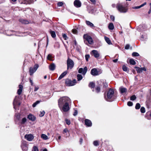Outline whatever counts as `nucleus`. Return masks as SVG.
Listing matches in <instances>:
<instances>
[{
  "label": "nucleus",
  "mask_w": 151,
  "mask_h": 151,
  "mask_svg": "<svg viewBox=\"0 0 151 151\" xmlns=\"http://www.w3.org/2000/svg\"><path fill=\"white\" fill-rule=\"evenodd\" d=\"M58 105L59 107H61L66 103H70V100L69 98L67 96L61 97L58 100Z\"/></svg>",
  "instance_id": "f257e3e1"
},
{
  "label": "nucleus",
  "mask_w": 151,
  "mask_h": 151,
  "mask_svg": "<svg viewBox=\"0 0 151 151\" xmlns=\"http://www.w3.org/2000/svg\"><path fill=\"white\" fill-rule=\"evenodd\" d=\"M114 92L113 89H110L107 92V96H105V100L108 101H112V98L114 95Z\"/></svg>",
  "instance_id": "f03ea898"
},
{
  "label": "nucleus",
  "mask_w": 151,
  "mask_h": 151,
  "mask_svg": "<svg viewBox=\"0 0 151 151\" xmlns=\"http://www.w3.org/2000/svg\"><path fill=\"white\" fill-rule=\"evenodd\" d=\"M116 7L118 11L121 13H126L128 10V9L127 7L123 6L121 4H117Z\"/></svg>",
  "instance_id": "7ed1b4c3"
},
{
  "label": "nucleus",
  "mask_w": 151,
  "mask_h": 151,
  "mask_svg": "<svg viewBox=\"0 0 151 151\" xmlns=\"http://www.w3.org/2000/svg\"><path fill=\"white\" fill-rule=\"evenodd\" d=\"M76 80L74 79L73 81L66 79L65 81V83L67 86H74L76 83Z\"/></svg>",
  "instance_id": "20e7f679"
},
{
  "label": "nucleus",
  "mask_w": 151,
  "mask_h": 151,
  "mask_svg": "<svg viewBox=\"0 0 151 151\" xmlns=\"http://www.w3.org/2000/svg\"><path fill=\"white\" fill-rule=\"evenodd\" d=\"M69 103H66L61 107H59L61 111L62 112H66L68 111L70 109V107L69 105Z\"/></svg>",
  "instance_id": "39448f33"
},
{
  "label": "nucleus",
  "mask_w": 151,
  "mask_h": 151,
  "mask_svg": "<svg viewBox=\"0 0 151 151\" xmlns=\"http://www.w3.org/2000/svg\"><path fill=\"white\" fill-rule=\"evenodd\" d=\"M67 69H71L73 67L74 63L72 60L69 58H68L67 60Z\"/></svg>",
  "instance_id": "423d86ee"
},
{
  "label": "nucleus",
  "mask_w": 151,
  "mask_h": 151,
  "mask_svg": "<svg viewBox=\"0 0 151 151\" xmlns=\"http://www.w3.org/2000/svg\"><path fill=\"white\" fill-rule=\"evenodd\" d=\"M38 67V65L37 64H36L35 65L34 67H30L29 69L30 75L32 76L33 74L36 71Z\"/></svg>",
  "instance_id": "0eeeda50"
},
{
  "label": "nucleus",
  "mask_w": 151,
  "mask_h": 151,
  "mask_svg": "<svg viewBox=\"0 0 151 151\" xmlns=\"http://www.w3.org/2000/svg\"><path fill=\"white\" fill-rule=\"evenodd\" d=\"M84 39H86L88 41V43L90 44H92L93 41L92 37L87 34H85L83 35Z\"/></svg>",
  "instance_id": "6e6552de"
},
{
  "label": "nucleus",
  "mask_w": 151,
  "mask_h": 151,
  "mask_svg": "<svg viewBox=\"0 0 151 151\" xmlns=\"http://www.w3.org/2000/svg\"><path fill=\"white\" fill-rule=\"evenodd\" d=\"M91 54L96 58H98L100 56V54L98 51L93 50L91 52Z\"/></svg>",
  "instance_id": "1a4fd4ad"
},
{
  "label": "nucleus",
  "mask_w": 151,
  "mask_h": 151,
  "mask_svg": "<svg viewBox=\"0 0 151 151\" xmlns=\"http://www.w3.org/2000/svg\"><path fill=\"white\" fill-rule=\"evenodd\" d=\"M21 147L23 151H27L28 150L27 145L25 141H24L22 142Z\"/></svg>",
  "instance_id": "9d476101"
},
{
  "label": "nucleus",
  "mask_w": 151,
  "mask_h": 151,
  "mask_svg": "<svg viewBox=\"0 0 151 151\" xmlns=\"http://www.w3.org/2000/svg\"><path fill=\"white\" fill-rule=\"evenodd\" d=\"M87 70V68L85 67L83 69L82 68H79L78 72L80 73H82L83 75H85L86 73Z\"/></svg>",
  "instance_id": "9b49d317"
},
{
  "label": "nucleus",
  "mask_w": 151,
  "mask_h": 151,
  "mask_svg": "<svg viewBox=\"0 0 151 151\" xmlns=\"http://www.w3.org/2000/svg\"><path fill=\"white\" fill-rule=\"evenodd\" d=\"M24 138L29 141H31L34 139V137L32 134H29L25 135Z\"/></svg>",
  "instance_id": "f8f14e48"
},
{
  "label": "nucleus",
  "mask_w": 151,
  "mask_h": 151,
  "mask_svg": "<svg viewBox=\"0 0 151 151\" xmlns=\"http://www.w3.org/2000/svg\"><path fill=\"white\" fill-rule=\"evenodd\" d=\"M17 96L15 97L13 103L14 108L15 109H16V107L17 106H19L20 104V103L18 102L17 100Z\"/></svg>",
  "instance_id": "ddd939ff"
},
{
  "label": "nucleus",
  "mask_w": 151,
  "mask_h": 151,
  "mask_svg": "<svg viewBox=\"0 0 151 151\" xmlns=\"http://www.w3.org/2000/svg\"><path fill=\"white\" fill-rule=\"evenodd\" d=\"M74 5L76 7L78 8L81 6V3L79 0H76L74 1Z\"/></svg>",
  "instance_id": "4468645a"
},
{
  "label": "nucleus",
  "mask_w": 151,
  "mask_h": 151,
  "mask_svg": "<svg viewBox=\"0 0 151 151\" xmlns=\"http://www.w3.org/2000/svg\"><path fill=\"white\" fill-rule=\"evenodd\" d=\"M91 75L94 76H97L98 74V71L96 68L92 69L91 70Z\"/></svg>",
  "instance_id": "2eb2a0df"
},
{
  "label": "nucleus",
  "mask_w": 151,
  "mask_h": 151,
  "mask_svg": "<svg viewBox=\"0 0 151 151\" xmlns=\"http://www.w3.org/2000/svg\"><path fill=\"white\" fill-rule=\"evenodd\" d=\"M119 90L121 93H126L127 92V89L126 88L123 87H121L119 88Z\"/></svg>",
  "instance_id": "dca6fc26"
},
{
  "label": "nucleus",
  "mask_w": 151,
  "mask_h": 151,
  "mask_svg": "<svg viewBox=\"0 0 151 151\" xmlns=\"http://www.w3.org/2000/svg\"><path fill=\"white\" fill-rule=\"evenodd\" d=\"M85 124L88 127H90L91 126L92 123L91 121L88 119H86L85 121Z\"/></svg>",
  "instance_id": "f3484780"
},
{
  "label": "nucleus",
  "mask_w": 151,
  "mask_h": 151,
  "mask_svg": "<svg viewBox=\"0 0 151 151\" xmlns=\"http://www.w3.org/2000/svg\"><path fill=\"white\" fill-rule=\"evenodd\" d=\"M28 119L32 121H34L36 120L35 117L31 114H29L28 116Z\"/></svg>",
  "instance_id": "a211bd4d"
},
{
  "label": "nucleus",
  "mask_w": 151,
  "mask_h": 151,
  "mask_svg": "<svg viewBox=\"0 0 151 151\" xmlns=\"http://www.w3.org/2000/svg\"><path fill=\"white\" fill-rule=\"evenodd\" d=\"M49 68L50 70L53 71L55 69V65L54 63H52L49 65Z\"/></svg>",
  "instance_id": "6ab92c4d"
},
{
  "label": "nucleus",
  "mask_w": 151,
  "mask_h": 151,
  "mask_svg": "<svg viewBox=\"0 0 151 151\" xmlns=\"http://www.w3.org/2000/svg\"><path fill=\"white\" fill-rule=\"evenodd\" d=\"M19 89L17 91V93L18 95H20L21 94L23 89V86L21 85H19Z\"/></svg>",
  "instance_id": "aec40b11"
},
{
  "label": "nucleus",
  "mask_w": 151,
  "mask_h": 151,
  "mask_svg": "<svg viewBox=\"0 0 151 151\" xmlns=\"http://www.w3.org/2000/svg\"><path fill=\"white\" fill-rule=\"evenodd\" d=\"M67 71H65L63 72L59 77L58 79L59 80H60L61 79L67 74Z\"/></svg>",
  "instance_id": "412c9836"
},
{
  "label": "nucleus",
  "mask_w": 151,
  "mask_h": 151,
  "mask_svg": "<svg viewBox=\"0 0 151 151\" xmlns=\"http://www.w3.org/2000/svg\"><path fill=\"white\" fill-rule=\"evenodd\" d=\"M34 0H24L23 3L24 4H30Z\"/></svg>",
  "instance_id": "4be33fe9"
},
{
  "label": "nucleus",
  "mask_w": 151,
  "mask_h": 151,
  "mask_svg": "<svg viewBox=\"0 0 151 151\" xmlns=\"http://www.w3.org/2000/svg\"><path fill=\"white\" fill-rule=\"evenodd\" d=\"M108 28L110 30H113L114 28V26L113 23H110L108 25Z\"/></svg>",
  "instance_id": "5701e85b"
},
{
  "label": "nucleus",
  "mask_w": 151,
  "mask_h": 151,
  "mask_svg": "<svg viewBox=\"0 0 151 151\" xmlns=\"http://www.w3.org/2000/svg\"><path fill=\"white\" fill-rule=\"evenodd\" d=\"M86 24L91 27H94L93 24L91 22L88 21H86Z\"/></svg>",
  "instance_id": "b1692460"
},
{
  "label": "nucleus",
  "mask_w": 151,
  "mask_h": 151,
  "mask_svg": "<svg viewBox=\"0 0 151 151\" xmlns=\"http://www.w3.org/2000/svg\"><path fill=\"white\" fill-rule=\"evenodd\" d=\"M105 39L106 42L109 45H111L112 43L109 39V38L107 37H104Z\"/></svg>",
  "instance_id": "393cba45"
},
{
  "label": "nucleus",
  "mask_w": 151,
  "mask_h": 151,
  "mask_svg": "<svg viewBox=\"0 0 151 151\" xmlns=\"http://www.w3.org/2000/svg\"><path fill=\"white\" fill-rule=\"evenodd\" d=\"M50 33L53 38H55L56 37L55 33L54 31L50 30Z\"/></svg>",
  "instance_id": "a878e982"
},
{
  "label": "nucleus",
  "mask_w": 151,
  "mask_h": 151,
  "mask_svg": "<svg viewBox=\"0 0 151 151\" xmlns=\"http://www.w3.org/2000/svg\"><path fill=\"white\" fill-rule=\"evenodd\" d=\"M19 21L22 23L24 24H27L29 23V22L28 21L23 19H20L19 20Z\"/></svg>",
  "instance_id": "bb28decb"
},
{
  "label": "nucleus",
  "mask_w": 151,
  "mask_h": 151,
  "mask_svg": "<svg viewBox=\"0 0 151 151\" xmlns=\"http://www.w3.org/2000/svg\"><path fill=\"white\" fill-rule=\"evenodd\" d=\"M41 137L44 140H47L48 139V137L44 134H41Z\"/></svg>",
  "instance_id": "cd10ccee"
},
{
  "label": "nucleus",
  "mask_w": 151,
  "mask_h": 151,
  "mask_svg": "<svg viewBox=\"0 0 151 151\" xmlns=\"http://www.w3.org/2000/svg\"><path fill=\"white\" fill-rule=\"evenodd\" d=\"M83 78V76L81 74H78L77 75V79L78 81H79L81 80Z\"/></svg>",
  "instance_id": "c85d7f7f"
},
{
  "label": "nucleus",
  "mask_w": 151,
  "mask_h": 151,
  "mask_svg": "<svg viewBox=\"0 0 151 151\" xmlns=\"http://www.w3.org/2000/svg\"><path fill=\"white\" fill-rule=\"evenodd\" d=\"M137 30L139 31H143L142 28L143 27L141 25H139L137 28Z\"/></svg>",
  "instance_id": "c756f323"
},
{
  "label": "nucleus",
  "mask_w": 151,
  "mask_h": 151,
  "mask_svg": "<svg viewBox=\"0 0 151 151\" xmlns=\"http://www.w3.org/2000/svg\"><path fill=\"white\" fill-rule=\"evenodd\" d=\"M135 68L136 69V70L137 73H141L142 72L141 68L137 67H135Z\"/></svg>",
  "instance_id": "7c9ffc66"
},
{
  "label": "nucleus",
  "mask_w": 151,
  "mask_h": 151,
  "mask_svg": "<svg viewBox=\"0 0 151 151\" xmlns=\"http://www.w3.org/2000/svg\"><path fill=\"white\" fill-rule=\"evenodd\" d=\"M27 118L26 117H24L22 118L21 120V123L22 124H24L27 121Z\"/></svg>",
  "instance_id": "2f4dec72"
},
{
  "label": "nucleus",
  "mask_w": 151,
  "mask_h": 151,
  "mask_svg": "<svg viewBox=\"0 0 151 151\" xmlns=\"http://www.w3.org/2000/svg\"><path fill=\"white\" fill-rule=\"evenodd\" d=\"M129 63L131 64L134 65L135 64V61L133 59H130L129 60Z\"/></svg>",
  "instance_id": "473e14b6"
},
{
  "label": "nucleus",
  "mask_w": 151,
  "mask_h": 151,
  "mask_svg": "<svg viewBox=\"0 0 151 151\" xmlns=\"http://www.w3.org/2000/svg\"><path fill=\"white\" fill-rule=\"evenodd\" d=\"M89 86L90 87L93 88L95 86V84L91 82L89 84Z\"/></svg>",
  "instance_id": "72a5a7b5"
},
{
  "label": "nucleus",
  "mask_w": 151,
  "mask_h": 151,
  "mask_svg": "<svg viewBox=\"0 0 151 151\" xmlns=\"http://www.w3.org/2000/svg\"><path fill=\"white\" fill-rule=\"evenodd\" d=\"M147 115L148 116H148L147 118L148 119H151V112H148L147 113Z\"/></svg>",
  "instance_id": "f704fd0d"
},
{
  "label": "nucleus",
  "mask_w": 151,
  "mask_h": 151,
  "mask_svg": "<svg viewBox=\"0 0 151 151\" xmlns=\"http://www.w3.org/2000/svg\"><path fill=\"white\" fill-rule=\"evenodd\" d=\"M122 69L124 71H127V68L124 65H123Z\"/></svg>",
  "instance_id": "c9c22d12"
},
{
  "label": "nucleus",
  "mask_w": 151,
  "mask_h": 151,
  "mask_svg": "<svg viewBox=\"0 0 151 151\" xmlns=\"http://www.w3.org/2000/svg\"><path fill=\"white\" fill-rule=\"evenodd\" d=\"M140 107V105L139 103H137L135 106V109H139Z\"/></svg>",
  "instance_id": "e433bc0d"
},
{
  "label": "nucleus",
  "mask_w": 151,
  "mask_h": 151,
  "mask_svg": "<svg viewBox=\"0 0 151 151\" xmlns=\"http://www.w3.org/2000/svg\"><path fill=\"white\" fill-rule=\"evenodd\" d=\"M136 98V97L135 95H133L131 96L130 98V100L134 101L135 100Z\"/></svg>",
  "instance_id": "4c0bfd02"
},
{
  "label": "nucleus",
  "mask_w": 151,
  "mask_h": 151,
  "mask_svg": "<svg viewBox=\"0 0 151 151\" xmlns=\"http://www.w3.org/2000/svg\"><path fill=\"white\" fill-rule=\"evenodd\" d=\"M45 112L44 111H41L40 114V116L41 117L45 115Z\"/></svg>",
  "instance_id": "58836bf2"
},
{
  "label": "nucleus",
  "mask_w": 151,
  "mask_h": 151,
  "mask_svg": "<svg viewBox=\"0 0 151 151\" xmlns=\"http://www.w3.org/2000/svg\"><path fill=\"white\" fill-rule=\"evenodd\" d=\"M140 111L141 113H144L145 111V108L143 107H141L140 109Z\"/></svg>",
  "instance_id": "ea45409f"
},
{
  "label": "nucleus",
  "mask_w": 151,
  "mask_h": 151,
  "mask_svg": "<svg viewBox=\"0 0 151 151\" xmlns=\"http://www.w3.org/2000/svg\"><path fill=\"white\" fill-rule=\"evenodd\" d=\"M62 36L63 38L65 40H66L68 39V37L65 34H62Z\"/></svg>",
  "instance_id": "a19ab883"
},
{
  "label": "nucleus",
  "mask_w": 151,
  "mask_h": 151,
  "mask_svg": "<svg viewBox=\"0 0 151 151\" xmlns=\"http://www.w3.org/2000/svg\"><path fill=\"white\" fill-rule=\"evenodd\" d=\"M93 143L94 145L95 146H97L99 145L98 142L97 141H94Z\"/></svg>",
  "instance_id": "79ce46f5"
},
{
  "label": "nucleus",
  "mask_w": 151,
  "mask_h": 151,
  "mask_svg": "<svg viewBox=\"0 0 151 151\" xmlns=\"http://www.w3.org/2000/svg\"><path fill=\"white\" fill-rule=\"evenodd\" d=\"M132 55L134 56H138L139 55V54L136 52H134L132 54Z\"/></svg>",
  "instance_id": "37998d69"
},
{
  "label": "nucleus",
  "mask_w": 151,
  "mask_h": 151,
  "mask_svg": "<svg viewBox=\"0 0 151 151\" xmlns=\"http://www.w3.org/2000/svg\"><path fill=\"white\" fill-rule=\"evenodd\" d=\"M90 58V55H85V59L87 61L88 60V59Z\"/></svg>",
  "instance_id": "c03bdc74"
},
{
  "label": "nucleus",
  "mask_w": 151,
  "mask_h": 151,
  "mask_svg": "<svg viewBox=\"0 0 151 151\" xmlns=\"http://www.w3.org/2000/svg\"><path fill=\"white\" fill-rule=\"evenodd\" d=\"M65 121L66 123L68 125H70V121L68 119H66Z\"/></svg>",
  "instance_id": "a18cd8bd"
},
{
  "label": "nucleus",
  "mask_w": 151,
  "mask_h": 151,
  "mask_svg": "<svg viewBox=\"0 0 151 151\" xmlns=\"http://www.w3.org/2000/svg\"><path fill=\"white\" fill-rule=\"evenodd\" d=\"M17 120H19L20 118V115L19 114H16L15 115Z\"/></svg>",
  "instance_id": "49530a36"
},
{
  "label": "nucleus",
  "mask_w": 151,
  "mask_h": 151,
  "mask_svg": "<svg viewBox=\"0 0 151 151\" xmlns=\"http://www.w3.org/2000/svg\"><path fill=\"white\" fill-rule=\"evenodd\" d=\"M63 2H60L58 3V5L59 6H61L63 5Z\"/></svg>",
  "instance_id": "de8ad7c7"
},
{
  "label": "nucleus",
  "mask_w": 151,
  "mask_h": 151,
  "mask_svg": "<svg viewBox=\"0 0 151 151\" xmlns=\"http://www.w3.org/2000/svg\"><path fill=\"white\" fill-rule=\"evenodd\" d=\"M72 32L73 33L76 34L77 33V30L76 29H73L72 30Z\"/></svg>",
  "instance_id": "09e8293b"
},
{
  "label": "nucleus",
  "mask_w": 151,
  "mask_h": 151,
  "mask_svg": "<svg viewBox=\"0 0 151 151\" xmlns=\"http://www.w3.org/2000/svg\"><path fill=\"white\" fill-rule=\"evenodd\" d=\"M32 151H39L37 147L35 146L33 147V150Z\"/></svg>",
  "instance_id": "8fccbe9b"
},
{
  "label": "nucleus",
  "mask_w": 151,
  "mask_h": 151,
  "mask_svg": "<svg viewBox=\"0 0 151 151\" xmlns=\"http://www.w3.org/2000/svg\"><path fill=\"white\" fill-rule=\"evenodd\" d=\"M100 90V88L99 87H97L96 88V91L98 93L99 92Z\"/></svg>",
  "instance_id": "3c124183"
},
{
  "label": "nucleus",
  "mask_w": 151,
  "mask_h": 151,
  "mask_svg": "<svg viewBox=\"0 0 151 151\" xmlns=\"http://www.w3.org/2000/svg\"><path fill=\"white\" fill-rule=\"evenodd\" d=\"M127 105L129 106H132L133 105V103L131 101H129L127 103Z\"/></svg>",
  "instance_id": "603ef678"
},
{
  "label": "nucleus",
  "mask_w": 151,
  "mask_h": 151,
  "mask_svg": "<svg viewBox=\"0 0 151 151\" xmlns=\"http://www.w3.org/2000/svg\"><path fill=\"white\" fill-rule=\"evenodd\" d=\"M103 87L106 88L108 86V84L106 83H103Z\"/></svg>",
  "instance_id": "864d4df0"
},
{
  "label": "nucleus",
  "mask_w": 151,
  "mask_h": 151,
  "mask_svg": "<svg viewBox=\"0 0 151 151\" xmlns=\"http://www.w3.org/2000/svg\"><path fill=\"white\" fill-rule=\"evenodd\" d=\"M129 47V44H127L126 45L125 47V49L127 50L128 49Z\"/></svg>",
  "instance_id": "5fc2aeb1"
},
{
  "label": "nucleus",
  "mask_w": 151,
  "mask_h": 151,
  "mask_svg": "<svg viewBox=\"0 0 151 151\" xmlns=\"http://www.w3.org/2000/svg\"><path fill=\"white\" fill-rule=\"evenodd\" d=\"M51 55L50 54H49L47 57V59L49 60H51Z\"/></svg>",
  "instance_id": "6e6d98bb"
},
{
  "label": "nucleus",
  "mask_w": 151,
  "mask_h": 151,
  "mask_svg": "<svg viewBox=\"0 0 151 151\" xmlns=\"http://www.w3.org/2000/svg\"><path fill=\"white\" fill-rule=\"evenodd\" d=\"M68 132V130L67 128H65L63 130V133L64 134L65 133H66Z\"/></svg>",
  "instance_id": "4d7b16f0"
},
{
  "label": "nucleus",
  "mask_w": 151,
  "mask_h": 151,
  "mask_svg": "<svg viewBox=\"0 0 151 151\" xmlns=\"http://www.w3.org/2000/svg\"><path fill=\"white\" fill-rule=\"evenodd\" d=\"M110 18L113 21H114V20L115 18L112 15L110 16Z\"/></svg>",
  "instance_id": "13d9d810"
},
{
  "label": "nucleus",
  "mask_w": 151,
  "mask_h": 151,
  "mask_svg": "<svg viewBox=\"0 0 151 151\" xmlns=\"http://www.w3.org/2000/svg\"><path fill=\"white\" fill-rule=\"evenodd\" d=\"M39 89V87L38 86H35L34 89V91H37Z\"/></svg>",
  "instance_id": "bf43d9fd"
},
{
  "label": "nucleus",
  "mask_w": 151,
  "mask_h": 151,
  "mask_svg": "<svg viewBox=\"0 0 151 151\" xmlns=\"http://www.w3.org/2000/svg\"><path fill=\"white\" fill-rule=\"evenodd\" d=\"M93 4H95L96 3V0H90Z\"/></svg>",
  "instance_id": "052dcab7"
},
{
  "label": "nucleus",
  "mask_w": 151,
  "mask_h": 151,
  "mask_svg": "<svg viewBox=\"0 0 151 151\" xmlns=\"http://www.w3.org/2000/svg\"><path fill=\"white\" fill-rule=\"evenodd\" d=\"M78 114V112L77 110H75L73 113V115L74 116H76Z\"/></svg>",
  "instance_id": "680f3d73"
},
{
  "label": "nucleus",
  "mask_w": 151,
  "mask_h": 151,
  "mask_svg": "<svg viewBox=\"0 0 151 151\" xmlns=\"http://www.w3.org/2000/svg\"><path fill=\"white\" fill-rule=\"evenodd\" d=\"M146 2H145V3H144L143 4H141V5H140V8L143 7V6H144L146 4Z\"/></svg>",
  "instance_id": "e2e57ef3"
},
{
  "label": "nucleus",
  "mask_w": 151,
  "mask_h": 151,
  "mask_svg": "<svg viewBox=\"0 0 151 151\" xmlns=\"http://www.w3.org/2000/svg\"><path fill=\"white\" fill-rule=\"evenodd\" d=\"M140 8V6H135L133 8L134 9H139Z\"/></svg>",
  "instance_id": "0e129e2a"
},
{
  "label": "nucleus",
  "mask_w": 151,
  "mask_h": 151,
  "mask_svg": "<svg viewBox=\"0 0 151 151\" xmlns=\"http://www.w3.org/2000/svg\"><path fill=\"white\" fill-rule=\"evenodd\" d=\"M141 71H142H142L143 70H144V71H146V68H144V67H143V68H141Z\"/></svg>",
  "instance_id": "69168bd1"
},
{
  "label": "nucleus",
  "mask_w": 151,
  "mask_h": 151,
  "mask_svg": "<svg viewBox=\"0 0 151 151\" xmlns=\"http://www.w3.org/2000/svg\"><path fill=\"white\" fill-rule=\"evenodd\" d=\"M29 81L31 84V85H32V86L33 85V82L30 79H29Z\"/></svg>",
  "instance_id": "338daca9"
},
{
  "label": "nucleus",
  "mask_w": 151,
  "mask_h": 151,
  "mask_svg": "<svg viewBox=\"0 0 151 151\" xmlns=\"http://www.w3.org/2000/svg\"><path fill=\"white\" fill-rule=\"evenodd\" d=\"M37 104H36V102L34 103L33 104H32V106L34 107H35L37 105Z\"/></svg>",
  "instance_id": "774afa93"
}]
</instances>
